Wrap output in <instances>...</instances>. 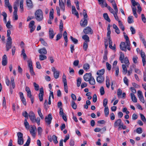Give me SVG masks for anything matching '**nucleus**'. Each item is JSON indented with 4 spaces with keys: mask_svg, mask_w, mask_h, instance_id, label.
<instances>
[{
    "mask_svg": "<svg viewBox=\"0 0 146 146\" xmlns=\"http://www.w3.org/2000/svg\"><path fill=\"white\" fill-rule=\"evenodd\" d=\"M35 16L36 19L38 21H42L43 19V13L42 11L40 9L37 10L35 13Z\"/></svg>",
    "mask_w": 146,
    "mask_h": 146,
    "instance_id": "obj_1",
    "label": "nucleus"
},
{
    "mask_svg": "<svg viewBox=\"0 0 146 146\" xmlns=\"http://www.w3.org/2000/svg\"><path fill=\"white\" fill-rule=\"evenodd\" d=\"M52 118L51 114L50 113L48 115L47 117H46L45 118V121L48 125H49L50 124Z\"/></svg>",
    "mask_w": 146,
    "mask_h": 146,
    "instance_id": "obj_2",
    "label": "nucleus"
},
{
    "mask_svg": "<svg viewBox=\"0 0 146 146\" xmlns=\"http://www.w3.org/2000/svg\"><path fill=\"white\" fill-rule=\"evenodd\" d=\"M12 43V40H9L8 39H7V42L6 43L5 46L6 51H9V49L11 48Z\"/></svg>",
    "mask_w": 146,
    "mask_h": 146,
    "instance_id": "obj_3",
    "label": "nucleus"
},
{
    "mask_svg": "<svg viewBox=\"0 0 146 146\" xmlns=\"http://www.w3.org/2000/svg\"><path fill=\"white\" fill-rule=\"evenodd\" d=\"M54 10L53 9H52L50 11L49 13V19L48 21V24H51L52 23V21L53 19H54Z\"/></svg>",
    "mask_w": 146,
    "mask_h": 146,
    "instance_id": "obj_4",
    "label": "nucleus"
},
{
    "mask_svg": "<svg viewBox=\"0 0 146 146\" xmlns=\"http://www.w3.org/2000/svg\"><path fill=\"white\" fill-rule=\"evenodd\" d=\"M52 71L53 72V74L55 78L57 79L59 77L60 72L59 71L56 70L54 67H52L51 68Z\"/></svg>",
    "mask_w": 146,
    "mask_h": 146,
    "instance_id": "obj_5",
    "label": "nucleus"
},
{
    "mask_svg": "<svg viewBox=\"0 0 146 146\" xmlns=\"http://www.w3.org/2000/svg\"><path fill=\"white\" fill-rule=\"evenodd\" d=\"M13 8L14 9V11L13 12V17L14 18V19L15 20H17L18 19V15H17L18 8L17 7L16 4H14Z\"/></svg>",
    "mask_w": 146,
    "mask_h": 146,
    "instance_id": "obj_6",
    "label": "nucleus"
},
{
    "mask_svg": "<svg viewBox=\"0 0 146 146\" xmlns=\"http://www.w3.org/2000/svg\"><path fill=\"white\" fill-rule=\"evenodd\" d=\"M83 32L85 34H92L93 33V30L89 27H87L85 28L83 30Z\"/></svg>",
    "mask_w": 146,
    "mask_h": 146,
    "instance_id": "obj_7",
    "label": "nucleus"
},
{
    "mask_svg": "<svg viewBox=\"0 0 146 146\" xmlns=\"http://www.w3.org/2000/svg\"><path fill=\"white\" fill-rule=\"evenodd\" d=\"M141 56L142 59V62L143 66H145L146 64V55L145 53L141 50L140 52Z\"/></svg>",
    "mask_w": 146,
    "mask_h": 146,
    "instance_id": "obj_8",
    "label": "nucleus"
},
{
    "mask_svg": "<svg viewBox=\"0 0 146 146\" xmlns=\"http://www.w3.org/2000/svg\"><path fill=\"white\" fill-rule=\"evenodd\" d=\"M35 22L33 21H31L29 24V27L30 28V32L32 33L35 30V27L34 26Z\"/></svg>",
    "mask_w": 146,
    "mask_h": 146,
    "instance_id": "obj_9",
    "label": "nucleus"
},
{
    "mask_svg": "<svg viewBox=\"0 0 146 146\" xmlns=\"http://www.w3.org/2000/svg\"><path fill=\"white\" fill-rule=\"evenodd\" d=\"M122 123L121 119H119L116 120L114 122V127L115 128L116 127L118 126H119V128H121V125Z\"/></svg>",
    "mask_w": 146,
    "mask_h": 146,
    "instance_id": "obj_10",
    "label": "nucleus"
},
{
    "mask_svg": "<svg viewBox=\"0 0 146 146\" xmlns=\"http://www.w3.org/2000/svg\"><path fill=\"white\" fill-rule=\"evenodd\" d=\"M92 77L91 73H86L84 76V79L86 81H88Z\"/></svg>",
    "mask_w": 146,
    "mask_h": 146,
    "instance_id": "obj_11",
    "label": "nucleus"
},
{
    "mask_svg": "<svg viewBox=\"0 0 146 146\" xmlns=\"http://www.w3.org/2000/svg\"><path fill=\"white\" fill-rule=\"evenodd\" d=\"M31 128L30 130V133L33 137H35L36 135L35 131L36 130V128L35 126H34L31 127Z\"/></svg>",
    "mask_w": 146,
    "mask_h": 146,
    "instance_id": "obj_12",
    "label": "nucleus"
},
{
    "mask_svg": "<svg viewBox=\"0 0 146 146\" xmlns=\"http://www.w3.org/2000/svg\"><path fill=\"white\" fill-rule=\"evenodd\" d=\"M40 93L38 95V97L39 100L40 102L42 101L43 100V96L44 94V91L42 88H41L39 90Z\"/></svg>",
    "mask_w": 146,
    "mask_h": 146,
    "instance_id": "obj_13",
    "label": "nucleus"
},
{
    "mask_svg": "<svg viewBox=\"0 0 146 146\" xmlns=\"http://www.w3.org/2000/svg\"><path fill=\"white\" fill-rule=\"evenodd\" d=\"M29 116L32 122L34 123L36 117L35 114L32 111H31L29 113Z\"/></svg>",
    "mask_w": 146,
    "mask_h": 146,
    "instance_id": "obj_14",
    "label": "nucleus"
},
{
    "mask_svg": "<svg viewBox=\"0 0 146 146\" xmlns=\"http://www.w3.org/2000/svg\"><path fill=\"white\" fill-rule=\"evenodd\" d=\"M99 4L101 6V7H107L108 4L107 3L105 0H98Z\"/></svg>",
    "mask_w": 146,
    "mask_h": 146,
    "instance_id": "obj_15",
    "label": "nucleus"
},
{
    "mask_svg": "<svg viewBox=\"0 0 146 146\" xmlns=\"http://www.w3.org/2000/svg\"><path fill=\"white\" fill-rule=\"evenodd\" d=\"M109 47L111 49L113 50H115L116 49V46L115 44H114L113 46H112V41L111 38L110 37L109 39Z\"/></svg>",
    "mask_w": 146,
    "mask_h": 146,
    "instance_id": "obj_16",
    "label": "nucleus"
},
{
    "mask_svg": "<svg viewBox=\"0 0 146 146\" xmlns=\"http://www.w3.org/2000/svg\"><path fill=\"white\" fill-rule=\"evenodd\" d=\"M80 24L82 27H84L87 25L88 21L87 19H82L80 22Z\"/></svg>",
    "mask_w": 146,
    "mask_h": 146,
    "instance_id": "obj_17",
    "label": "nucleus"
},
{
    "mask_svg": "<svg viewBox=\"0 0 146 146\" xmlns=\"http://www.w3.org/2000/svg\"><path fill=\"white\" fill-rule=\"evenodd\" d=\"M54 31L53 29L51 28L49 29V37L50 39H52L53 38L55 34L54 33Z\"/></svg>",
    "mask_w": 146,
    "mask_h": 146,
    "instance_id": "obj_18",
    "label": "nucleus"
},
{
    "mask_svg": "<svg viewBox=\"0 0 146 146\" xmlns=\"http://www.w3.org/2000/svg\"><path fill=\"white\" fill-rule=\"evenodd\" d=\"M7 63V58L5 54L4 55L2 58V64L3 66H6Z\"/></svg>",
    "mask_w": 146,
    "mask_h": 146,
    "instance_id": "obj_19",
    "label": "nucleus"
},
{
    "mask_svg": "<svg viewBox=\"0 0 146 146\" xmlns=\"http://www.w3.org/2000/svg\"><path fill=\"white\" fill-rule=\"evenodd\" d=\"M72 13L76 16L78 18H79V14L78 12L76 11L74 6H72Z\"/></svg>",
    "mask_w": 146,
    "mask_h": 146,
    "instance_id": "obj_20",
    "label": "nucleus"
},
{
    "mask_svg": "<svg viewBox=\"0 0 146 146\" xmlns=\"http://www.w3.org/2000/svg\"><path fill=\"white\" fill-rule=\"evenodd\" d=\"M120 49L121 50H123L125 52H126L127 51L125 43L124 42H121L120 45Z\"/></svg>",
    "mask_w": 146,
    "mask_h": 146,
    "instance_id": "obj_21",
    "label": "nucleus"
},
{
    "mask_svg": "<svg viewBox=\"0 0 146 146\" xmlns=\"http://www.w3.org/2000/svg\"><path fill=\"white\" fill-rule=\"evenodd\" d=\"M97 81L98 82L101 83L104 81V78L102 76H99L97 78Z\"/></svg>",
    "mask_w": 146,
    "mask_h": 146,
    "instance_id": "obj_22",
    "label": "nucleus"
},
{
    "mask_svg": "<svg viewBox=\"0 0 146 146\" xmlns=\"http://www.w3.org/2000/svg\"><path fill=\"white\" fill-rule=\"evenodd\" d=\"M115 11V13L113 14L115 19L117 21L119 20V18L117 15V13L118 12V9L117 7L113 8Z\"/></svg>",
    "mask_w": 146,
    "mask_h": 146,
    "instance_id": "obj_23",
    "label": "nucleus"
},
{
    "mask_svg": "<svg viewBox=\"0 0 146 146\" xmlns=\"http://www.w3.org/2000/svg\"><path fill=\"white\" fill-rule=\"evenodd\" d=\"M27 5L28 7L31 9L33 7V5L31 0H27Z\"/></svg>",
    "mask_w": 146,
    "mask_h": 146,
    "instance_id": "obj_24",
    "label": "nucleus"
},
{
    "mask_svg": "<svg viewBox=\"0 0 146 146\" xmlns=\"http://www.w3.org/2000/svg\"><path fill=\"white\" fill-rule=\"evenodd\" d=\"M121 63H125L127 67H128L130 63L128 57H125L123 61V62H121Z\"/></svg>",
    "mask_w": 146,
    "mask_h": 146,
    "instance_id": "obj_25",
    "label": "nucleus"
},
{
    "mask_svg": "<svg viewBox=\"0 0 146 146\" xmlns=\"http://www.w3.org/2000/svg\"><path fill=\"white\" fill-rule=\"evenodd\" d=\"M59 5L61 10L63 11L65 10V7L64 3L62 2V0H59Z\"/></svg>",
    "mask_w": 146,
    "mask_h": 146,
    "instance_id": "obj_26",
    "label": "nucleus"
},
{
    "mask_svg": "<svg viewBox=\"0 0 146 146\" xmlns=\"http://www.w3.org/2000/svg\"><path fill=\"white\" fill-rule=\"evenodd\" d=\"M38 52L40 54H46L47 53L46 49L44 48L39 50Z\"/></svg>",
    "mask_w": 146,
    "mask_h": 146,
    "instance_id": "obj_27",
    "label": "nucleus"
},
{
    "mask_svg": "<svg viewBox=\"0 0 146 146\" xmlns=\"http://www.w3.org/2000/svg\"><path fill=\"white\" fill-rule=\"evenodd\" d=\"M131 99L132 101L134 103H136L137 102V100L134 94L131 93L130 94Z\"/></svg>",
    "mask_w": 146,
    "mask_h": 146,
    "instance_id": "obj_28",
    "label": "nucleus"
},
{
    "mask_svg": "<svg viewBox=\"0 0 146 146\" xmlns=\"http://www.w3.org/2000/svg\"><path fill=\"white\" fill-rule=\"evenodd\" d=\"M27 96L28 98H30L32 104H33L34 102V98L32 96L31 92L27 93Z\"/></svg>",
    "mask_w": 146,
    "mask_h": 146,
    "instance_id": "obj_29",
    "label": "nucleus"
},
{
    "mask_svg": "<svg viewBox=\"0 0 146 146\" xmlns=\"http://www.w3.org/2000/svg\"><path fill=\"white\" fill-rule=\"evenodd\" d=\"M83 68L86 71L88 70L90 68V65L88 63H85L84 64Z\"/></svg>",
    "mask_w": 146,
    "mask_h": 146,
    "instance_id": "obj_30",
    "label": "nucleus"
},
{
    "mask_svg": "<svg viewBox=\"0 0 146 146\" xmlns=\"http://www.w3.org/2000/svg\"><path fill=\"white\" fill-rule=\"evenodd\" d=\"M82 38L85 40L84 42H89V37L86 35H85L82 36Z\"/></svg>",
    "mask_w": 146,
    "mask_h": 146,
    "instance_id": "obj_31",
    "label": "nucleus"
},
{
    "mask_svg": "<svg viewBox=\"0 0 146 146\" xmlns=\"http://www.w3.org/2000/svg\"><path fill=\"white\" fill-rule=\"evenodd\" d=\"M103 17L104 19L109 23L111 21V20L109 17L108 14L107 13H104L103 14Z\"/></svg>",
    "mask_w": 146,
    "mask_h": 146,
    "instance_id": "obj_32",
    "label": "nucleus"
},
{
    "mask_svg": "<svg viewBox=\"0 0 146 146\" xmlns=\"http://www.w3.org/2000/svg\"><path fill=\"white\" fill-rule=\"evenodd\" d=\"M105 70L104 69L98 70L97 72V74L99 76H102L104 73Z\"/></svg>",
    "mask_w": 146,
    "mask_h": 146,
    "instance_id": "obj_33",
    "label": "nucleus"
},
{
    "mask_svg": "<svg viewBox=\"0 0 146 146\" xmlns=\"http://www.w3.org/2000/svg\"><path fill=\"white\" fill-rule=\"evenodd\" d=\"M138 57L137 55H135L133 56L132 58V60L133 62L135 64H137L138 62Z\"/></svg>",
    "mask_w": 146,
    "mask_h": 146,
    "instance_id": "obj_34",
    "label": "nucleus"
},
{
    "mask_svg": "<svg viewBox=\"0 0 146 146\" xmlns=\"http://www.w3.org/2000/svg\"><path fill=\"white\" fill-rule=\"evenodd\" d=\"M127 66L126 65L124 64H122V65L123 69L122 72L123 73L125 74H126L127 72Z\"/></svg>",
    "mask_w": 146,
    "mask_h": 146,
    "instance_id": "obj_35",
    "label": "nucleus"
},
{
    "mask_svg": "<svg viewBox=\"0 0 146 146\" xmlns=\"http://www.w3.org/2000/svg\"><path fill=\"white\" fill-rule=\"evenodd\" d=\"M90 84L92 85H94L95 84V81L93 77H92L88 81Z\"/></svg>",
    "mask_w": 146,
    "mask_h": 146,
    "instance_id": "obj_36",
    "label": "nucleus"
},
{
    "mask_svg": "<svg viewBox=\"0 0 146 146\" xmlns=\"http://www.w3.org/2000/svg\"><path fill=\"white\" fill-rule=\"evenodd\" d=\"M104 112L105 116L106 117H108L109 114V110L108 107L105 108Z\"/></svg>",
    "mask_w": 146,
    "mask_h": 146,
    "instance_id": "obj_37",
    "label": "nucleus"
},
{
    "mask_svg": "<svg viewBox=\"0 0 146 146\" xmlns=\"http://www.w3.org/2000/svg\"><path fill=\"white\" fill-rule=\"evenodd\" d=\"M108 1L112 3L113 8L117 7V4L115 0H107Z\"/></svg>",
    "mask_w": 146,
    "mask_h": 146,
    "instance_id": "obj_38",
    "label": "nucleus"
},
{
    "mask_svg": "<svg viewBox=\"0 0 146 146\" xmlns=\"http://www.w3.org/2000/svg\"><path fill=\"white\" fill-rule=\"evenodd\" d=\"M133 18V16H130L128 17L127 19V21L129 23L131 24L133 23L134 22Z\"/></svg>",
    "mask_w": 146,
    "mask_h": 146,
    "instance_id": "obj_39",
    "label": "nucleus"
},
{
    "mask_svg": "<svg viewBox=\"0 0 146 146\" xmlns=\"http://www.w3.org/2000/svg\"><path fill=\"white\" fill-rule=\"evenodd\" d=\"M124 58V54L122 52H120L119 60L121 62H123V60Z\"/></svg>",
    "mask_w": 146,
    "mask_h": 146,
    "instance_id": "obj_40",
    "label": "nucleus"
},
{
    "mask_svg": "<svg viewBox=\"0 0 146 146\" xmlns=\"http://www.w3.org/2000/svg\"><path fill=\"white\" fill-rule=\"evenodd\" d=\"M24 124L26 129H29V126L28 122L27 121L26 119L24 120Z\"/></svg>",
    "mask_w": 146,
    "mask_h": 146,
    "instance_id": "obj_41",
    "label": "nucleus"
},
{
    "mask_svg": "<svg viewBox=\"0 0 146 146\" xmlns=\"http://www.w3.org/2000/svg\"><path fill=\"white\" fill-rule=\"evenodd\" d=\"M2 15L3 17V21L5 23H7L6 18L7 16V13L5 12H2Z\"/></svg>",
    "mask_w": 146,
    "mask_h": 146,
    "instance_id": "obj_42",
    "label": "nucleus"
},
{
    "mask_svg": "<svg viewBox=\"0 0 146 146\" xmlns=\"http://www.w3.org/2000/svg\"><path fill=\"white\" fill-rule=\"evenodd\" d=\"M88 43L86 42H84L83 44V48L84 50L85 51L87 50L88 48Z\"/></svg>",
    "mask_w": 146,
    "mask_h": 146,
    "instance_id": "obj_43",
    "label": "nucleus"
},
{
    "mask_svg": "<svg viewBox=\"0 0 146 146\" xmlns=\"http://www.w3.org/2000/svg\"><path fill=\"white\" fill-rule=\"evenodd\" d=\"M24 143V139L23 138H22L17 139V143L19 145H22Z\"/></svg>",
    "mask_w": 146,
    "mask_h": 146,
    "instance_id": "obj_44",
    "label": "nucleus"
},
{
    "mask_svg": "<svg viewBox=\"0 0 146 146\" xmlns=\"http://www.w3.org/2000/svg\"><path fill=\"white\" fill-rule=\"evenodd\" d=\"M41 110L40 108H38V114L40 117L42 119H43L44 118V117H43L42 114L41 112Z\"/></svg>",
    "mask_w": 146,
    "mask_h": 146,
    "instance_id": "obj_45",
    "label": "nucleus"
},
{
    "mask_svg": "<svg viewBox=\"0 0 146 146\" xmlns=\"http://www.w3.org/2000/svg\"><path fill=\"white\" fill-rule=\"evenodd\" d=\"M25 51L24 49H23L21 51V55H22L23 56V58L24 60H25L26 59V58L27 57V56L26 55V54L25 53Z\"/></svg>",
    "mask_w": 146,
    "mask_h": 146,
    "instance_id": "obj_46",
    "label": "nucleus"
},
{
    "mask_svg": "<svg viewBox=\"0 0 146 146\" xmlns=\"http://www.w3.org/2000/svg\"><path fill=\"white\" fill-rule=\"evenodd\" d=\"M71 105L73 109L75 110L76 109L77 106L74 101H72Z\"/></svg>",
    "mask_w": 146,
    "mask_h": 146,
    "instance_id": "obj_47",
    "label": "nucleus"
},
{
    "mask_svg": "<svg viewBox=\"0 0 146 146\" xmlns=\"http://www.w3.org/2000/svg\"><path fill=\"white\" fill-rule=\"evenodd\" d=\"M57 137L55 135L52 136V140L53 142L55 144H57L58 143V141L57 140Z\"/></svg>",
    "mask_w": 146,
    "mask_h": 146,
    "instance_id": "obj_48",
    "label": "nucleus"
},
{
    "mask_svg": "<svg viewBox=\"0 0 146 146\" xmlns=\"http://www.w3.org/2000/svg\"><path fill=\"white\" fill-rule=\"evenodd\" d=\"M2 105L3 106V107L5 108V109H6L7 108L6 105V99L5 97H4L3 98V101Z\"/></svg>",
    "mask_w": 146,
    "mask_h": 146,
    "instance_id": "obj_49",
    "label": "nucleus"
},
{
    "mask_svg": "<svg viewBox=\"0 0 146 146\" xmlns=\"http://www.w3.org/2000/svg\"><path fill=\"white\" fill-rule=\"evenodd\" d=\"M124 36L125 39L126 40V43H129V42H130V41L129 40V37L125 33H124Z\"/></svg>",
    "mask_w": 146,
    "mask_h": 146,
    "instance_id": "obj_50",
    "label": "nucleus"
},
{
    "mask_svg": "<svg viewBox=\"0 0 146 146\" xmlns=\"http://www.w3.org/2000/svg\"><path fill=\"white\" fill-rule=\"evenodd\" d=\"M39 60H43L47 58V57L46 56L41 54L39 55Z\"/></svg>",
    "mask_w": 146,
    "mask_h": 146,
    "instance_id": "obj_51",
    "label": "nucleus"
},
{
    "mask_svg": "<svg viewBox=\"0 0 146 146\" xmlns=\"http://www.w3.org/2000/svg\"><path fill=\"white\" fill-rule=\"evenodd\" d=\"M30 142H31L30 138L29 136H28V139L27 140V141L26 143H25V144L24 145V146H29V145Z\"/></svg>",
    "mask_w": 146,
    "mask_h": 146,
    "instance_id": "obj_52",
    "label": "nucleus"
},
{
    "mask_svg": "<svg viewBox=\"0 0 146 146\" xmlns=\"http://www.w3.org/2000/svg\"><path fill=\"white\" fill-rule=\"evenodd\" d=\"M11 34V32L10 30H7V39H8V40H12V38L11 36H10V35Z\"/></svg>",
    "mask_w": 146,
    "mask_h": 146,
    "instance_id": "obj_53",
    "label": "nucleus"
},
{
    "mask_svg": "<svg viewBox=\"0 0 146 146\" xmlns=\"http://www.w3.org/2000/svg\"><path fill=\"white\" fill-rule=\"evenodd\" d=\"M63 23L62 21V20H60V25H59V29L60 30V31L62 32L63 31Z\"/></svg>",
    "mask_w": 146,
    "mask_h": 146,
    "instance_id": "obj_54",
    "label": "nucleus"
},
{
    "mask_svg": "<svg viewBox=\"0 0 146 146\" xmlns=\"http://www.w3.org/2000/svg\"><path fill=\"white\" fill-rule=\"evenodd\" d=\"M108 103V100L107 98H105L104 99L103 102V105L105 107H107L106 106Z\"/></svg>",
    "mask_w": 146,
    "mask_h": 146,
    "instance_id": "obj_55",
    "label": "nucleus"
},
{
    "mask_svg": "<svg viewBox=\"0 0 146 146\" xmlns=\"http://www.w3.org/2000/svg\"><path fill=\"white\" fill-rule=\"evenodd\" d=\"M70 38L72 41L75 44H76L78 43V41L76 39L74 38L72 36H70Z\"/></svg>",
    "mask_w": 146,
    "mask_h": 146,
    "instance_id": "obj_56",
    "label": "nucleus"
},
{
    "mask_svg": "<svg viewBox=\"0 0 146 146\" xmlns=\"http://www.w3.org/2000/svg\"><path fill=\"white\" fill-rule=\"evenodd\" d=\"M122 94V91L120 89H118L117 90V95L118 97L119 98V97H121V95Z\"/></svg>",
    "mask_w": 146,
    "mask_h": 146,
    "instance_id": "obj_57",
    "label": "nucleus"
},
{
    "mask_svg": "<svg viewBox=\"0 0 146 146\" xmlns=\"http://www.w3.org/2000/svg\"><path fill=\"white\" fill-rule=\"evenodd\" d=\"M106 87L108 88H109L110 86V83L109 79L108 77H106Z\"/></svg>",
    "mask_w": 146,
    "mask_h": 146,
    "instance_id": "obj_58",
    "label": "nucleus"
},
{
    "mask_svg": "<svg viewBox=\"0 0 146 146\" xmlns=\"http://www.w3.org/2000/svg\"><path fill=\"white\" fill-rule=\"evenodd\" d=\"M109 10L111 13L113 14L114 13H115V11H114L113 9L110 6H107V7H106Z\"/></svg>",
    "mask_w": 146,
    "mask_h": 146,
    "instance_id": "obj_59",
    "label": "nucleus"
},
{
    "mask_svg": "<svg viewBox=\"0 0 146 146\" xmlns=\"http://www.w3.org/2000/svg\"><path fill=\"white\" fill-rule=\"evenodd\" d=\"M23 115L26 118H28V116H29V114L27 113V112L25 111L22 113Z\"/></svg>",
    "mask_w": 146,
    "mask_h": 146,
    "instance_id": "obj_60",
    "label": "nucleus"
},
{
    "mask_svg": "<svg viewBox=\"0 0 146 146\" xmlns=\"http://www.w3.org/2000/svg\"><path fill=\"white\" fill-rule=\"evenodd\" d=\"M136 131L139 134H141L143 132L142 129L141 127L138 128L136 129Z\"/></svg>",
    "mask_w": 146,
    "mask_h": 146,
    "instance_id": "obj_61",
    "label": "nucleus"
},
{
    "mask_svg": "<svg viewBox=\"0 0 146 146\" xmlns=\"http://www.w3.org/2000/svg\"><path fill=\"white\" fill-rule=\"evenodd\" d=\"M37 131L38 135H41L42 133V129L41 127H39L38 128Z\"/></svg>",
    "mask_w": 146,
    "mask_h": 146,
    "instance_id": "obj_62",
    "label": "nucleus"
},
{
    "mask_svg": "<svg viewBox=\"0 0 146 146\" xmlns=\"http://www.w3.org/2000/svg\"><path fill=\"white\" fill-rule=\"evenodd\" d=\"M17 135L18 137V139L22 138H23V134L20 132H18L17 133Z\"/></svg>",
    "mask_w": 146,
    "mask_h": 146,
    "instance_id": "obj_63",
    "label": "nucleus"
},
{
    "mask_svg": "<svg viewBox=\"0 0 146 146\" xmlns=\"http://www.w3.org/2000/svg\"><path fill=\"white\" fill-rule=\"evenodd\" d=\"M81 79L80 78H78L77 81V86L79 87L80 85L81 82Z\"/></svg>",
    "mask_w": 146,
    "mask_h": 146,
    "instance_id": "obj_64",
    "label": "nucleus"
}]
</instances>
